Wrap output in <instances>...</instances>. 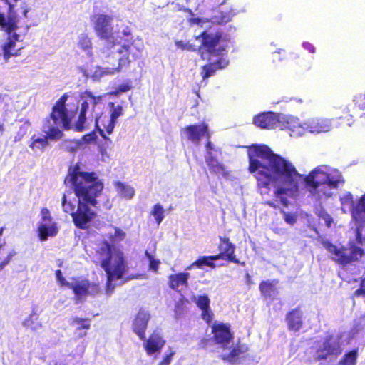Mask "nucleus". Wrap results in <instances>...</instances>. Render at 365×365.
I'll return each mask as SVG.
<instances>
[{
  "mask_svg": "<svg viewBox=\"0 0 365 365\" xmlns=\"http://www.w3.org/2000/svg\"><path fill=\"white\" fill-rule=\"evenodd\" d=\"M248 158L247 170L256 179L259 189H269L272 183L279 186L274 191V196L281 204L287 207L289 205L286 195L297 196L303 180L307 190L318 198L330 197L331 192L321 194L319 187L327 185L337 189L345 183L342 174L337 170L329 169L327 165H319L307 175H303L289 160L274 153L265 144H252L247 147Z\"/></svg>",
  "mask_w": 365,
  "mask_h": 365,
  "instance_id": "nucleus-1",
  "label": "nucleus"
},
{
  "mask_svg": "<svg viewBox=\"0 0 365 365\" xmlns=\"http://www.w3.org/2000/svg\"><path fill=\"white\" fill-rule=\"evenodd\" d=\"M68 180L78 198L77 207L63 194L61 205L65 212L69 214L74 225L81 230L88 229L97 217V213L91 207L98 208V197L103 190V183L94 172L81 171L78 163L71 166L65 182Z\"/></svg>",
  "mask_w": 365,
  "mask_h": 365,
  "instance_id": "nucleus-2",
  "label": "nucleus"
},
{
  "mask_svg": "<svg viewBox=\"0 0 365 365\" xmlns=\"http://www.w3.org/2000/svg\"><path fill=\"white\" fill-rule=\"evenodd\" d=\"M125 53L119 58L117 53H107L103 59L104 67H97L95 71L99 77L112 76L120 72L124 66H128L131 61H135L140 57L141 50L135 47L133 43L123 45L118 51V53Z\"/></svg>",
  "mask_w": 365,
  "mask_h": 365,
  "instance_id": "nucleus-3",
  "label": "nucleus"
},
{
  "mask_svg": "<svg viewBox=\"0 0 365 365\" xmlns=\"http://www.w3.org/2000/svg\"><path fill=\"white\" fill-rule=\"evenodd\" d=\"M68 94L63 93L53 104L51 111L43 120V124L46 128H54L58 131L61 136H63V130H69L72 128L73 113L70 112L66 107Z\"/></svg>",
  "mask_w": 365,
  "mask_h": 365,
  "instance_id": "nucleus-4",
  "label": "nucleus"
},
{
  "mask_svg": "<svg viewBox=\"0 0 365 365\" xmlns=\"http://www.w3.org/2000/svg\"><path fill=\"white\" fill-rule=\"evenodd\" d=\"M322 245L331 255V259L343 266L359 261L365 254L364 250L354 241H349L346 245L340 247L329 240H323Z\"/></svg>",
  "mask_w": 365,
  "mask_h": 365,
  "instance_id": "nucleus-5",
  "label": "nucleus"
},
{
  "mask_svg": "<svg viewBox=\"0 0 365 365\" xmlns=\"http://www.w3.org/2000/svg\"><path fill=\"white\" fill-rule=\"evenodd\" d=\"M81 101L78 118L73 125V129L77 132H83L86 128L87 114L94 111L95 107L102 100L101 96H95L91 91L86 90L79 95Z\"/></svg>",
  "mask_w": 365,
  "mask_h": 365,
  "instance_id": "nucleus-6",
  "label": "nucleus"
},
{
  "mask_svg": "<svg viewBox=\"0 0 365 365\" xmlns=\"http://www.w3.org/2000/svg\"><path fill=\"white\" fill-rule=\"evenodd\" d=\"M113 19L112 16L106 14H97L91 17L97 36L107 41L112 46H115L118 41L114 36Z\"/></svg>",
  "mask_w": 365,
  "mask_h": 365,
  "instance_id": "nucleus-7",
  "label": "nucleus"
},
{
  "mask_svg": "<svg viewBox=\"0 0 365 365\" xmlns=\"http://www.w3.org/2000/svg\"><path fill=\"white\" fill-rule=\"evenodd\" d=\"M102 268L106 273L107 280L106 284V293L110 296L115 289L112 282L120 279L128 269L127 264H125L121 255H117V261L113 266L109 264V260H105L102 264Z\"/></svg>",
  "mask_w": 365,
  "mask_h": 365,
  "instance_id": "nucleus-8",
  "label": "nucleus"
},
{
  "mask_svg": "<svg viewBox=\"0 0 365 365\" xmlns=\"http://www.w3.org/2000/svg\"><path fill=\"white\" fill-rule=\"evenodd\" d=\"M340 339V336L335 337L332 334L326 335L322 344L316 349V359L320 361L326 360L330 356H339L342 353Z\"/></svg>",
  "mask_w": 365,
  "mask_h": 365,
  "instance_id": "nucleus-9",
  "label": "nucleus"
},
{
  "mask_svg": "<svg viewBox=\"0 0 365 365\" xmlns=\"http://www.w3.org/2000/svg\"><path fill=\"white\" fill-rule=\"evenodd\" d=\"M68 288L73 290L75 300L80 301L83 297L97 296L101 292V288L98 282H91L88 279H75L73 282L68 284Z\"/></svg>",
  "mask_w": 365,
  "mask_h": 365,
  "instance_id": "nucleus-10",
  "label": "nucleus"
},
{
  "mask_svg": "<svg viewBox=\"0 0 365 365\" xmlns=\"http://www.w3.org/2000/svg\"><path fill=\"white\" fill-rule=\"evenodd\" d=\"M118 255L120 256L121 255L123 263L127 264L123 251L118 247H113L106 240L100 242L96 250V259L100 261L101 267L105 260H109V264L113 266L117 261V255Z\"/></svg>",
  "mask_w": 365,
  "mask_h": 365,
  "instance_id": "nucleus-11",
  "label": "nucleus"
},
{
  "mask_svg": "<svg viewBox=\"0 0 365 365\" xmlns=\"http://www.w3.org/2000/svg\"><path fill=\"white\" fill-rule=\"evenodd\" d=\"M202 38L201 46L205 48L207 53L212 56L223 55L225 52V48L217 46L222 38L221 32H217L215 34H209L206 31H203L197 39Z\"/></svg>",
  "mask_w": 365,
  "mask_h": 365,
  "instance_id": "nucleus-12",
  "label": "nucleus"
},
{
  "mask_svg": "<svg viewBox=\"0 0 365 365\" xmlns=\"http://www.w3.org/2000/svg\"><path fill=\"white\" fill-rule=\"evenodd\" d=\"M41 130L44 133L42 137H38L34 135L31 138V142L29 143V148L33 150H43L49 144L51 141H58L63 137L58 134V131L54 128H46L45 125L42 123Z\"/></svg>",
  "mask_w": 365,
  "mask_h": 365,
  "instance_id": "nucleus-13",
  "label": "nucleus"
},
{
  "mask_svg": "<svg viewBox=\"0 0 365 365\" xmlns=\"http://www.w3.org/2000/svg\"><path fill=\"white\" fill-rule=\"evenodd\" d=\"M220 242L217 246L219 252L216 254L218 259H225L227 262H233L242 266L245 265V262H241L235 255V245L230 241V238L225 236L219 237Z\"/></svg>",
  "mask_w": 365,
  "mask_h": 365,
  "instance_id": "nucleus-14",
  "label": "nucleus"
},
{
  "mask_svg": "<svg viewBox=\"0 0 365 365\" xmlns=\"http://www.w3.org/2000/svg\"><path fill=\"white\" fill-rule=\"evenodd\" d=\"M281 119H284L283 114L263 112L254 117L253 124L261 129H275L279 128Z\"/></svg>",
  "mask_w": 365,
  "mask_h": 365,
  "instance_id": "nucleus-15",
  "label": "nucleus"
},
{
  "mask_svg": "<svg viewBox=\"0 0 365 365\" xmlns=\"http://www.w3.org/2000/svg\"><path fill=\"white\" fill-rule=\"evenodd\" d=\"M212 333L215 343L220 345L223 349H226L234 338L229 324H214L212 326Z\"/></svg>",
  "mask_w": 365,
  "mask_h": 365,
  "instance_id": "nucleus-16",
  "label": "nucleus"
},
{
  "mask_svg": "<svg viewBox=\"0 0 365 365\" xmlns=\"http://www.w3.org/2000/svg\"><path fill=\"white\" fill-rule=\"evenodd\" d=\"M8 36L6 41L1 45V55L5 63L9 62L11 57H17L21 55L23 48H16V42L19 41L20 35L16 31L6 33Z\"/></svg>",
  "mask_w": 365,
  "mask_h": 365,
  "instance_id": "nucleus-17",
  "label": "nucleus"
},
{
  "mask_svg": "<svg viewBox=\"0 0 365 365\" xmlns=\"http://www.w3.org/2000/svg\"><path fill=\"white\" fill-rule=\"evenodd\" d=\"M150 319V313L143 308H140L135 316L132 329L141 340H145V331Z\"/></svg>",
  "mask_w": 365,
  "mask_h": 365,
  "instance_id": "nucleus-18",
  "label": "nucleus"
},
{
  "mask_svg": "<svg viewBox=\"0 0 365 365\" xmlns=\"http://www.w3.org/2000/svg\"><path fill=\"white\" fill-rule=\"evenodd\" d=\"M183 131L186 133L187 139L196 144L200 143L202 136H206L208 139L210 138L208 125L205 123L187 125L183 128Z\"/></svg>",
  "mask_w": 365,
  "mask_h": 365,
  "instance_id": "nucleus-19",
  "label": "nucleus"
},
{
  "mask_svg": "<svg viewBox=\"0 0 365 365\" xmlns=\"http://www.w3.org/2000/svg\"><path fill=\"white\" fill-rule=\"evenodd\" d=\"M287 328L289 331H299L303 327V312L299 306L289 311L285 317Z\"/></svg>",
  "mask_w": 365,
  "mask_h": 365,
  "instance_id": "nucleus-20",
  "label": "nucleus"
},
{
  "mask_svg": "<svg viewBox=\"0 0 365 365\" xmlns=\"http://www.w3.org/2000/svg\"><path fill=\"white\" fill-rule=\"evenodd\" d=\"M281 119L279 128L289 131L290 136H299L303 133V128L297 118L283 115Z\"/></svg>",
  "mask_w": 365,
  "mask_h": 365,
  "instance_id": "nucleus-21",
  "label": "nucleus"
},
{
  "mask_svg": "<svg viewBox=\"0 0 365 365\" xmlns=\"http://www.w3.org/2000/svg\"><path fill=\"white\" fill-rule=\"evenodd\" d=\"M165 344V340L158 332L153 331L144 344V349L148 355L160 352Z\"/></svg>",
  "mask_w": 365,
  "mask_h": 365,
  "instance_id": "nucleus-22",
  "label": "nucleus"
},
{
  "mask_svg": "<svg viewBox=\"0 0 365 365\" xmlns=\"http://www.w3.org/2000/svg\"><path fill=\"white\" fill-rule=\"evenodd\" d=\"M278 279L274 280H263L259 284V289L262 297L264 299L274 301L279 294L277 284Z\"/></svg>",
  "mask_w": 365,
  "mask_h": 365,
  "instance_id": "nucleus-23",
  "label": "nucleus"
},
{
  "mask_svg": "<svg viewBox=\"0 0 365 365\" xmlns=\"http://www.w3.org/2000/svg\"><path fill=\"white\" fill-rule=\"evenodd\" d=\"M332 124L331 120L324 118H316L309 120L307 128L311 133H325L331 130Z\"/></svg>",
  "mask_w": 365,
  "mask_h": 365,
  "instance_id": "nucleus-24",
  "label": "nucleus"
},
{
  "mask_svg": "<svg viewBox=\"0 0 365 365\" xmlns=\"http://www.w3.org/2000/svg\"><path fill=\"white\" fill-rule=\"evenodd\" d=\"M91 319L90 318H82L74 317L71 319L70 324L75 326V333L79 338L85 337L87 331L90 329Z\"/></svg>",
  "mask_w": 365,
  "mask_h": 365,
  "instance_id": "nucleus-25",
  "label": "nucleus"
},
{
  "mask_svg": "<svg viewBox=\"0 0 365 365\" xmlns=\"http://www.w3.org/2000/svg\"><path fill=\"white\" fill-rule=\"evenodd\" d=\"M190 273L182 272L168 276L169 287L175 291H179L178 287L182 285L185 287L188 286V279Z\"/></svg>",
  "mask_w": 365,
  "mask_h": 365,
  "instance_id": "nucleus-26",
  "label": "nucleus"
},
{
  "mask_svg": "<svg viewBox=\"0 0 365 365\" xmlns=\"http://www.w3.org/2000/svg\"><path fill=\"white\" fill-rule=\"evenodd\" d=\"M18 26V19L15 14H9L7 17L4 13L0 12V29L6 33L11 31H16Z\"/></svg>",
  "mask_w": 365,
  "mask_h": 365,
  "instance_id": "nucleus-27",
  "label": "nucleus"
},
{
  "mask_svg": "<svg viewBox=\"0 0 365 365\" xmlns=\"http://www.w3.org/2000/svg\"><path fill=\"white\" fill-rule=\"evenodd\" d=\"M249 351V347L245 344H240L237 343L227 354H224L221 356V359L224 361H228L230 363H235L236 361V359Z\"/></svg>",
  "mask_w": 365,
  "mask_h": 365,
  "instance_id": "nucleus-28",
  "label": "nucleus"
},
{
  "mask_svg": "<svg viewBox=\"0 0 365 365\" xmlns=\"http://www.w3.org/2000/svg\"><path fill=\"white\" fill-rule=\"evenodd\" d=\"M218 260L215 255L210 256H201L194 261L187 269H190L192 267H195L198 269H202L205 266L210 268L214 269L216 267L215 264L213 261Z\"/></svg>",
  "mask_w": 365,
  "mask_h": 365,
  "instance_id": "nucleus-29",
  "label": "nucleus"
},
{
  "mask_svg": "<svg viewBox=\"0 0 365 365\" xmlns=\"http://www.w3.org/2000/svg\"><path fill=\"white\" fill-rule=\"evenodd\" d=\"M38 232L40 240L45 241L49 236H55L58 232V228L54 222L49 227L41 224L38 226Z\"/></svg>",
  "mask_w": 365,
  "mask_h": 365,
  "instance_id": "nucleus-30",
  "label": "nucleus"
},
{
  "mask_svg": "<svg viewBox=\"0 0 365 365\" xmlns=\"http://www.w3.org/2000/svg\"><path fill=\"white\" fill-rule=\"evenodd\" d=\"M115 187L119 195L125 199L130 200L135 195V190L133 187L128 186L123 182L118 181L115 182Z\"/></svg>",
  "mask_w": 365,
  "mask_h": 365,
  "instance_id": "nucleus-31",
  "label": "nucleus"
},
{
  "mask_svg": "<svg viewBox=\"0 0 365 365\" xmlns=\"http://www.w3.org/2000/svg\"><path fill=\"white\" fill-rule=\"evenodd\" d=\"M341 113V115L336 118V119L340 120L339 123L342 125L351 126L355 122V118L351 113L349 108L347 106L343 107Z\"/></svg>",
  "mask_w": 365,
  "mask_h": 365,
  "instance_id": "nucleus-32",
  "label": "nucleus"
},
{
  "mask_svg": "<svg viewBox=\"0 0 365 365\" xmlns=\"http://www.w3.org/2000/svg\"><path fill=\"white\" fill-rule=\"evenodd\" d=\"M358 358V349H354L346 352L340 359L339 365H356Z\"/></svg>",
  "mask_w": 365,
  "mask_h": 365,
  "instance_id": "nucleus-33",
  "label": "nucleus"
},
{
  "mask_svg": "<svg viewBox=\"0 0 365 365\" xmlns=\"http://www.w3.org/2000/svg\"><path fill=\"white\" fill-rule=\"evenodd\" d=\"M205 161L210 171L212 173H220L225 170L223 165L220 163L212 155H207L205 158Z\"/></svg>",
  "mask_w": 365,
  "mask_h": 365,
  "instance_id": "nucleus-34",
  "label": "nucleus"
},
{
  "mask_svg": "<svg viewBox=\"0 0 365 365\" xmlns=\"http://www.w3.org/2000/svg\"><path fill=\"white\" fill-rule=\"evenodd\" d=\"M151 215L155 217V222L159 225L164 218V210L163 206L157 203L153 205Z\"/></svg>",
  "mask_w": 365,
  "mask_h": 365,
  "instance_id": "nucleus-35",
  "label": "nucleus"
},
{
  "mask_svg": "<svg viewBox=\"0 0 365 365\" xmlns=\"http://www.w3.org/2000/svg\"><path fill=\"white\" fill-rule=\"evenodd\" d=\"M217 71V67L212 63H207L202 67L201 76L203 80H205L211 76H213Z\"/></svg>",
  "mask_w": 365,
  "mask_h": 365,
  "instance_id": "nucleus-36",
  "label": "nucleus"
},
{
  "mask_svg": "<svg viewBox=\"0 0 365 365\" xmlns=\"http://www.w3.org/2000/svg\"><path fill=\"white\" fill-rule=\"evenodd\" d=\"M78 46L83 51H91L92 48V42L88 35L81 34L78 38Z\"/></svg>",
  "mask_w": 365,
  "mask_h": 365,
  "instance_id": "nucleus-37",
  "label": "nucleus"
},
{
  "mask_svg": "<svg viewBox=\"0 0 365 365\" xmlns=\"http://www.w3.org/2000/svg\"><path fill=\"white\" fill-rule=\"evenodd\" d=\"M341 205L344 208L354 209V202L351 193L346 192L344 195L340 197Z\"/></svg>",
  "mask_w": 365,
  "mask_h": 365,
  "instance_id": "nucleus-38",
  "label": "nucleus"
},
{
  "mask_svg": "<svg viewBox=\"0 0 365 365\" xmlns=\"http://www.w3.org/2000/svg\"><path fill=\"white\" fill-rule=\"evenodd\" d=\"M317 215L319 219L323 220L325 222V225L327 227H330L333 222L332 217L324 209L321 208L317 212Z\"/></svg>",
  "mask_w": 365,
  "mask_h": 365,
  "instance_id": "nucleus-39",
  "label": "nucleus"
},
{
  "mask_svg": "<svg viewBox=\"0 0 365 365\" xmlns=\"http://www.w3.org/2000/svg\"><path fill=\"white\" fill-rule=\"evenodd\" d=\"M210 300L207 295H199L196 300V304L201 310L206 309L210 307Z\"/></svg>",
  "mask_w": 365,
  "mask_h": 365,
  "instance_id": "nucleus-40",
  "label": "nucleus"
},
{
  "mask_svg": "<svg viewBox=\"0 0 365 365\" xmlns=\"http://www.w3.org/2000/svg\"><path fill=\"white\" fill-rule=\"evenodd\" d=\"M145 255L149 260V269L155 272H157L160 264V260L155 259L154 257L147 250L145 251Z\"/></svg>",
  "mask_w": 365,
  "mask_h": 365,
  "instance_id": "nucleus-41",
  "label": "nucleus"
},
{
  "mask_svg": "<svg viewBox=\"0 0 365 365\" xmlns=\"http://www.w3.org/2000/svg\"><path fill=\"white\" fill-rule=\"evenodd\" d=\"M131 88H132V86L130 84V82H126L125 83H122V84L119 85L118 86L115 87L111 93H112V95L117 96L123 93H125V92L130 91Z\"/></svg>",
  "mask_w": 365,
  "mask_h": 365,
  "instance_id": "nucleus-42",
  "label": "nucleus"
},
{
  "mask_svg": "<svg viewBox=\"0 0 365 365\" xmlns=\"http://www.w3.org/2000/svg\"><path fill=\"white\" fill-rule=\"evenodd\" d=\"M112 111L109 118L116 122L117 119L123 114V107L120 105L114 106L113 103H110Z\"/></svg>",
  "mask_w": 365,
  "mask_h": 365,
  "instance_id": "nucleus-43",
  "label": "nucleus"
},
{
  "mask_svg": "<svg viewBox=\"0 0 365 365\" xmlns=\"http://www.w3.org/2000/svg\"><path fill=\"white\" fill-rule=\"evenodd\" d=\"M115 123L116 122L110 119L109 117H104L103 118V125L108 134H111L113 133Z\"/></svg>",
  "mask_w": 365,
  "mask_h": 365,
  "instance_id": "nucleus-44",
  "label": "nucleus"
},
{
  "mask_svg": "<svg viewBox=\"0 0 365 365\" xmlns=\"http://www.w3.org/2000/svg\"><path fill=\"white\" fill-rule=\"evenodd\" d=\"M359 297H365V277L361 278L359 288L352 294V298Z\"/></svg>",
  "mask_w": 365,
  "mask_h": 365,
  "instance_id": "nucleus-45",
  "label": "nucleus"
},
{
  "mask_svg": "<svg viewBox=\"0 0 365 365\" xmlns=\"http://www.w3.org/2000/svg\"><path fill=\"white\" fill-rule=\"evenodd\" d=\"M16 255V252L15 250H11L6 254V256L0 262V271L3 270L11 262Z\"/></svg>",
  "mask_w": 365,
  "mask_h": 365,
  "instance_id": "nucleus-46",
  "label": "nucleus"
},
{
  "mask_svg": "<svg viewBox=\"0 0 365 365\" xmlns=\"http://www.w3.org/2000/svg\"><path fill=\"white\" fill-rule=\"evenodd\" d=\"M38 316L37 314L33 312L31 313L29 317L25 320L24 322V324L31 328V329H37L38 327H40V324H34V322H33V319H38Z\"/></svg>",
  "mask_w": 365,
  "mask_h": 365,
  "instance_id": "nucleus-47",
  "label": "nucleus"
},
{
  "mask_svg": "<svg viewBox=\"0 0 365 365\" xmlns=\"http://www.w3.org/2000/svg\"><path fill=\"white\" fill-rule=\"evenodd\" d=\"M280 212L284 215V220L287 224L293 225L296 223L297 216L294 214L287 212L284 210H281Z\"/></svg>",
  "mask_w": 365,
  "mask_h": 365,
  "instance_id": "nucleus-48",
  "label": "nucleus"
},
{
  "mask_svg": "<svg viewBox=\"0 0 365 365\" xmlns=\"http://www.w3.org/2000/svg\"><path fill=\"white\" fill-rule=\"evenodd\" d=\"M356 106L361 110H365V94H359L354 98Z\"/></svg>",
  "mask_w": 365,
  "mask_h": 365,
  "instance_id": "nucleus-49",
  "label": "nucleus"
},
{
  "mask_svg": "<svg viewBox=\"0 0 365 365\" xmlns=\"http://www.w3.org/2000/svg\"><path fill=\"white\" fill-rule=\"evenodd\" d=\"M213 316H214V314H213L212 310L210 309V307H209L206 309L202 310L201 317L207 324L211 323V322L213 319Z\"/></svg>",
  "mask_w": 365,
  "mask_h": 365,
  "instance_id": "nucleus-50",
  "label": "nucleus"
},
{
  "mask_svg": "<svg viewBox=\"0 0 365 365\" xmlns=\"http://www.w3.org/2000/svg\"><path fill=\"white\" fill-rule=\"evenodd\" d=\"M56 279L61 287H67L70 284V282H67L63 276L62 272L60 269H57L55 272Z\"/></svg>",
  "mask_w": 365,
  "mask_h": 365,
  "instance_id": "nucleus-51",
  "label": "nucleus"
},
{
  "mask_svg": "<svg viewBox=\"0 0 365 365\" xmlns=\"http://www.w3.org/2000/svg\"><path fill=\"white\" fill-rule=\"evenodd\" d=\"M212 64H215L217 69L219 70L226 68L229 64V61L224 58H220L216 61L212 62Z\"/></svg>",
  "mask_w": 365,
  "mask_h": 365,
  "instance_id": "nucleus-52",
  "label": "nucleus"
},
{
  "mask_svg": "<svg viewBox=\"0 0 365 365\" xmlns=\"http://www.w3.org/2000/svg\"><path fill=\"white\" fill-rule=\"evenodd\" d=\"M41 214L42 221L48 222H51L52 221V217L48 208H42L41 210Z\"/></svg>",
  "mask_w": 365,
  "mask_h": 365,
  "instance_id": "nucleus-53",
  "label": "nucleus"
},
{
  "mask_svg": "<svg viewBox=\"0 0 365 365\" xmlns=\"http://www.w3.org/2000/svg\"><path fill=\"white\" fill-rule=\"evenodd\" d=\"M125 233L120 228L115 227L114 235L111 236L110 238V240H122L125 238Z\"/></svg>",
  "mask_w": 365,
  "mask_h": 365,
  "instance_id": "nucleus-54",
  "label": "nucleus"
},
{
  "mask_svg": "<svg viewBox=\"0 0 365 365\" xmlns=\"http://www.w3.org/2000/svg\"><path fill=\"white\" fill-rule=\"evenodd\" d=\"M174 354L175 352L171 351L168 354L165 355L163 358V359L159 362L158 365H170Z\"/></svg>",
  "mask_w": 365,
  "mask_h": 365,
  "instance_id": "nucleus-55",
  "label": "nucleus"
},
{
  "mask_svg": "<svg viewBox=\"0 0 365 365\" xmlns=\"http://www.w3.org/2000/svg\"><path fill=\"white\" fill-rule=\"evenodd\" d=\"M122 34L123 36L125 37V41H132L133 38V37L132 36V30L128 26H126L123 29V30L122 31Z\"/></svg>",
  "mask_w": 365,
  "mask_h": 365,
  "instance_id": "nucleus-56",
  "label": "nucleus"
},
{
  "mask_svg": "<svg viewBox=\"0 0 365 365\" xmlns=\"http://www.w3.org/2000/svg\"><path fill=\"white\" fill-rule=\"evenodd\" d=\"M304 49L307 50L309 52L314 53L315 52V47L313 44L309 42H304L302 44Z\"/></svg>",
  "mask_w": 365,
  "mask_h": 365,
  "instance_id": "nucleus-57",
  "label": "nucleus"
},
{
  "mask_svg": "<svg viewBox=\"0 0 365 365\" xmlns=\"http://www.w3.org/2000/svg\"><path fill=\"white\" fill-rule=\"evenodd\" d=\"M98 118H96V125H96V128L98 129V133H99L100 135H101L103 139H105V140H110V138L106 136V135H105V133H104L103 130V129H101V128H100L98 127Z\"/></svg>",
  "mask_w": 365,
  "mask_h": 365,
  "instance_id": "nucleus-58",
  "label": "nucleus"
},
{
  "mask_svg": "<svg viewBox=\"0 0 365 365\" xmlns=\"http://www.w3.org/2000/svg\"><path fill=\"white\" fill-rule=\"evenodd\" d=\"M206 21H204L201 18H199V17H196V18H190L188 19V22L190 24H200L201 23H204Z\"/></svg>",
  "mask_w": 365,
  "mask_h": 365,
  "instance_id": "nucleus-59",
  "label": "nucleus"
},
{
  "mask_svg": "<svg viewBox=\"0 0 365 365\" xmlns=\"http://www.w3.org/2000/svg\"><path fill=\"white\" fill-rule=\"evenodd\" d=\"M176 46L182 50L190 49L191 46L185 43L182 41H179L175 43Z\"/></svg>",
  "mask_w": 365,
  "mask_h": 365,
  "instance_id": "nucleus-60",
  "label": "nucleus"
},
{
  "mask_svg": "<svg viewBox=\"0 0 365 365\" xmlns=\"http://www.w3.org/2000/svg\"><path fill=\"white\" fill-rule=\"evenodd\" d=\"M210 339L207 338H202L199 341V346L202 349L206 348Z\"/></svg>",
  "mask_w": 365,
  "mask_h": 365,
  "instance_id": "nucleus-61",
  "label": "nucleus"
},
{
  "mask_svg": "<svg viewBox=\"0 0 365 365\" xmlns=\"http://www.w3.org/2000/svg\"><path fill=\"white\" fill-rule=\"evenodd\" d=\"M5 2L9 5V14H11L14 9V4H16L19 0H4Z\"/></svg>",
  "mask_w": 365,
  "mask_h": 365,
  "instance_id": "nucleus-62",
  "label": "nucleus"
},
{
  "mask_svg": "<svg viewBox=\"0 0 365 365\" xmlns=\"http://www.w3.org/2000/svg\"><path fill=\"white\" fill-rule=\"evenodd\" d=\"M96 136L94 131L91 132L89 134L84 135V137H83L84 140L86 141L93 140L96 139Z\"/></svg>",
  "mask_w": 365,
  "mask_h": 365,
  "instance_id": "nucleus-63",
  "label": "nucleus"
},
{
  "mask_svg": "<svg viewBox=\"0 0 365 365\" xmlns=\"http://www.w3.org/2000/svg\"><path fill=\"white\" fill-rule=\"evenodd\" d=\"M205 147H206V149H207V153H208V155H212V150L213 149V146H212V143L208 140L207 143H206V145H205Z\"/></svg>",
  "mask_w": 365,
  "mask_h": 365,
  "instance_id": "nucleus-64",
  "label": "nucleus"
}]
</instances>
